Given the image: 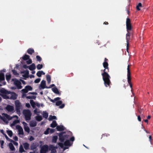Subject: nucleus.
Listing matches in <instances>:
<instances>
[{
	"label": "nucleus",
	"mask_w": 153,
	"mask_h": 153,
	"mask_svg": "<svg viewBox=\"0 0 153 153\" xmlns=\"http://www.w3.org/2000/svg\"><path fill=\"white\" fill-rule=\"evenodd\" d=\"M50 130V132L51 133H53V132H54L55 130V129H51Z\"/></svg>",
	"instance_id": "nucleus-61"
},
{
	"label": "nucleus",
	"mask_w": 153,
	"mask_h": 153,
	"mask_svg": "<svg viewBox=\"0 0 153 153\" xmlns=\"http://www.w3.org/2000/svg\"><path fill=\"white\" fill-rule=\"evenodd\" d=\"M57 123L56 121L54 120L53 121L52 123L50 125V127L53 128H54L57 126Z\"/></svg>",
	"instance_id": "nucleus-20"
},
{
	"label": "nucleus",
	"mask_w": 153,
	"mask_h": 153,
	"mask_svg": "<svg viewBox=\"0 0 153 153\" xmlns=\"http://www.w3.org/2000/svg\"><path fill=\"white\" fill-rule=\"evenodd\" d=\"M35 69L36 66L34 63H32L31 65L29 66V69L30 71H33Z\"/></svg>",
	"instance_id": "nucleus-18"
},
{
	"label": "nucleus",
	"mask_w": 153,
	"mask_h": 153,
	"mask_svg": "<svg viewBox=\"0 0 153 153\" xmlns=\"http://www.w3.org/2000/svg\"><path fill=\"white\" fill-rule=\"evenodd\" d=\"M36 67L37 69L40 70L42 68L43 65L42 64H39L37 65Z\"/></svg>",
	"instance_id": "nucleus-43"
},
{
	"label": "nucleus",
	"mask_w": 153,
	"mask_h": 153,
	"mask_svg": "<svg viewBox=\"0 0 153 153\" xmlns=\"http://www.w3.org/2000/svg\"><path fill=\"white\" fill-rule=\"evenodd\" d=\"M7 132L8 135L10 137H11L13 135V132L11 130H7Z\"/></svg>",
	"instance_id": "nucleus-37"
},
{
	"label": "nucleus",
	"mask_w": 153,
	"mask_h": 153,
	"mask_svg": "<svg viewBox=\"0 0 153 153\" xmlns=\"http://www.w3.org/2000/svg\"><path fill=\"white\" fill-rule=\"evenodd\" d=\"M142 7V4L140 3H139L138 5L136 6V9L138 10H140V9L139 8L140 7Z\"/></svg>",
	"instance_id": "nucleus-44"
},
{
	"label": "nucleus",
	"mask_w": 153,
	"mask_h": 153,
	"mask_svg": "<svg viewBox=\"0 0 153 153\" xmlns=\"http://www.w3.org/2000/svg\"><path fill=\"white\" fill-rule=\"evenodd\" d=\"M109 135H110L109 134H103L102 135V137H105V136L107 137L108 136H109Z\"/></svg>",
	"instance_id": "nucleus-59"
},
{
	"label": "nucleus",
	"mask_w": 153,
	"mask_h": 153,
	"mask_svg": "<svg viewBox=\"0 0 153 153\" xmlns=\"http://www.w3.org/2000/svg\"><path fill=\"white\" fill-rule=\"evenodd\" d=\"M137 119L140 122L141 121V118L140 115L137 116Z\"/></svg>",
	"instance_id": "nucleus-63"
},
{
	"label": "nucleus",
	"mask_w": 153,
	"mask_h": 153,
	"mask_svg": "<svg viewBox=\"0 0 153 153\" xmlns=\"http://www.w3.org/2000/svg\"><path fill=\"white\" fill-rule=\"evenodd\" d=\"M12 72L13 74L15 75H19V74L17 73V71L15 70H12Z\"/></svg>",
	"instance_id": "nucleus-45"
},
{
	"label": "nucleus",
	"mask_w": 153,
	"mask_h": 153,
	"mask_svg": "<svg viewBox=\"0 0 153 153\" xmlns=\"http://www.w3.org/2000/svg\"><path fill=\"white\" fill-rule=\"evenodd\" d=\"M13 139L16 141H17L18 140V138L16 136H14L13 138Z\"/></svg>",
	"instance_id": "nucleus-55"
},
{
	"label": "nucleus",
	"mask_w": 153,
	"mask_h": 153,
	"mask_svg": "<svg viewBox=\"0 0 153 153\" xmlns=\"http://www.w3.org/2000/svg\"><path fill=\"white\" fill-rule=\"evenodd\" d=\"M126 24L127 30H132V25L131 22V20L128 18L126 19Z\"/></svg>",
	"instance_id": "nucleus-8"
},
{
	"label": "nucleus",
	"mask_w": 153,
	"mask_h": 153,
	"mask_svg": "<svg viewBox=\"0 0 153 153\" xmlns=\"http://www.w3.org/2000/svg\"><path fill=\"white\" fill-rule=\"evenodd\" d=\"M22 59L24 60H28L30 58V56L27 54H25L22 57Z\"/></svg>",
	"instance_id": "nucleus-26"
},
{
	"label": "nucleus",
	"mask_w": 153,
	"mask_h": 153,
	"mask_svg": "<svg viewBox=\"0 0 153 153\" xmlns=\"http://www.w3.org/2000/svg\"><path fill=\"white\" fill-rule=\"evenodd\" d=\"M49 150V147L47 145H44L41 147L40 153H47Z\"/></svg>",
	"instance_id": "nucleus-6"
},
{
	"label": "nucleus",
	"mask_w": 153,
	"mask_h": 153,
	"mask_svg": "<svg viewBox=\"0 0 153 153\" xmlns=\"http://www.w3.org/2000/svg\"><path fill=\"white\" fill-rule=\"evenodd\" d=\"M52 91L55 94L60 95L61 93L59 92L58 88L56 87H54L52 88Z\"/></svg>",
	"instance_id": "nucleus-19"
},
{
	"label": "nucleus",
	"mask_w": 153,
	"mask_h": 153,
	"mask_svg": "<svg viewBox=\"0 0 153 153\" xmlns=\"http://www.w3.org/2000/svg\"><path fill=\"white\" fill-rule=\"evenodd\" d=\"M23 145L25 150H27L29 149V145L28 143H25L23 144Z\"/></svg>",
	"instance_id": "nucleus-27"
},
{
	"label": "nucleus",
	"mask_w": 153,
	"mask_h": 153,
	"mask_svg": "<svg viewBox=\"0 0 153 153\" xmlns=\"http://www.w3.org/2000/svg\"><path fill=\"white\" fill-rule=\"evenodd\" d=\"M36 58L37 60L38 61L41 62L42 60V58L39 56L37 55L36 56Z\"/></svg>",
	"instance_id": "nucleus-46"
},
{
	"label": "nucleus",
	"mask_w": 153,
	"mask_h": 153,
	"mask_svg": "<svg viewBox=\"0 0 153 153\" xmlns=\"http://www.w3.org/2000/svg\"><path fill=\"white\" fill-rule=\"evenodd\" d=\"M37 123L36 121H32L30 122V126L31 127H35L36 126Z\"/></svg>",
	"instance_id": "nucleus-28"
},
{
	"label": "nucleus",
	"mask_w": 153,
	"mask_h": 153,
	"mask_svg": "<svg viewBox=\"0 0 153 153\" xmlns=\"http://www.w3.org/2000/svg\"><path fill=\"white\" fill-rule=\"evenodd\" d=\"M26 98L27 99H35L36 98V96H27L26 97Z\"/></svg>",
	"instance_id": "nucleus-41"
},
{
	"label": "nucleus",
	"mask_w": 153,
	"mask_h": 153,
	"mask_svg": "<svg viewBox=\"0 0 153 153\" xmlns=\"http://www.w3.org/2000/svg\"><path fill=\"white\" fill-rule=\"evenodd\" d=\"M50 87H48L46 86V81L45 80H42L41 82V84L39 87V88L44 89L45 88H50Z\"/></svg>",
	"instance_id": "nucleus-10"
},
{
	"label": "nucleus",
	"mask_w": 153,
	"mask_h": 153,
	"mask_svg": "<svg viewBox=\"0 0 153 153\" xmlns=\"http://www.w3.org/2000/svg\"><path fill=\"white\" fill-rule=\"evenodd\" d=\"M34 138L32 136H31L29 138V140L30 141H33L34 140Z\"/></svg>",
	"instance_id": "nucleus-60"
},
{
	"label": "nucleus",
	"mask_w": 153,
	"mask_h": 153,
	"mask_svg": "<svg viewBox=\"0 0 153 153\" xmlns=\"http://www.w3.org/2000/svg\"><path fill=\"white\" fill-rule=\"evenodd\" d=\"M16 128L18 129L19 134L23 135L24 134L23 129L21 126L17 125L16 126Z\"/></svg>",
	"instance_id": "nucleus-13"
},
{
	"label": "nucleus",
	"mask_w": 153,
	"mask_h": 153,
	"mask_svg": "<svg viewBox=\"0 0 153 153\" xmlns=\"http://www.w3.org/2000/svg\"><path fill=\"white\" fill-rule=\"evenodd\" d=\"M29 94H31L33 95L37 94V93L36 92H30L28 93Z\"/></svg>",
	"instance_id": "nucleus-56"
},
{
	"label": "nucleus",
	"mask_w": 153,
	"mask_h": 153,
	"mask_svg": "<svg viewBox=\"0 0 153 153\" xmlns=\"http://www.w3.org/2000/svg\"><path fill=\"white\" fill-rule=\"evenodd\" d=\"M130 30H127V33H126V35L127 36H130L132 34V33L131 32H130Z\"/></svg>",
	"instance_id": "nucleus-53"
},
{
	"label": "nucleus",
	"mask_w": 153,
	"mask_h": 153,
	"mask_svg": "<svg viewBox=\"0 0 153 153\" xmlns=\"http://www.w3.org/2000/svg\"><path fill=\"white\" fill-rule=\"evenodd\" d=\"M130 36L126 35V39L127 44V46H129V42L130 39Z\"/></svg>",
	"instance_id": "nucleus-34"
},
{
	"label": "nucleus",
	"mask_w": 153,
	"mask_h": 153,
	"mask_svg": "<svg viewBox=\"0 0 153 153\" xmlns=\"http://www.w3.org/2000/svg\"><path fill=\"white\" fill-rule=\"evenodd\" d=\"M40 78H37L35 80L34 82L36 83H38L40 82Z\"/></svg>",
	"instance_id": "nucleus-48"
},
{
	"label": "nucleus",
	"mask_w": 153,
	"mask_h": 153,
	"mask_svg": "<svg viewBox=\"0 0 153 153\" xmlns=\"http://www.w3.org/2000/svg\"><path fill=\"white\" fill-rule=\"evenodd\" d=\"M5 109L9 112H12L14 109L13 107L10 105H7Z\"/></svg>",
	"instance_id": "nucleus-15"
},
{
	"label": "nucleus",
	"mask_w": 153,
	"mask_h": 153,
	"mask_svg": "<svg viewBox=\"0 0 153 153\" xmlns=\"http://www.w3.org/2000/svg\"><path fill=\"white\" fill-rule=\"evenodd\" d=\"M25 88L27 90V91H32V88L30 85H27L25 87Z\"/></svg>",
	"instance_id": "nucleus-36"
},
{
	"label": "nucleus",
	"mask_w": 153,
	"mask_h": 153,
	"mask_svg": "<svg viewBox=\"0 0 153 153\" xmlns=\"http://www.w3.org/2000/svg\"><path fill=\"white\" fill-rule=\"evenodd\" d=\"M16 110L17 112L20 113V109L21 106V103L19 100H16L15 101Z\"/></svg>",
	"instance_id": "nucleus-9"
},
{
	"label": "nucleus",
	"mask_w": 153,
	"mask_h": 153,
	"mask_svg": "<svg viewBox=\"0 0 153 153\" xmlns=\"http://www.w3.org/2000/svg\"><path fill=\"white\" fill-rule=\"evenodd\" d=\"M60 99H61V98H60L59 97H56V98H54V100H55V101H58Z\"/></svg>",
	"instance_id": "nucleus-57"
},
{
	"label": "nucleus",
	"mask_w": 153,
	"mask_h": 153,
	"mask_svg": "<svg viewBox=\"0 0 153 153\" xmlns=\"http://www.w3.org/2000/svg\"><path fill=\"white\" fill-rule=\"evenodd\" d=\"M58 145L61 147V148H63V146L64 145V144L61 143H58Z\"/></svg>",
	"instance_id": "nucleus-50"
},
{
	"label": "nucleus",
	"mask_w": 153,
	"mask_h": 153,
	"mask_svg": "<svg viewBox=\"0 0 153 153\" xmlns=\"http://www.w3.org/2000/svg\"><path fill=\"white\" fill-rule=\"evenodd\" d=\"M4 74L2 73H0V82L4 80Z\"/></svg>",
	"instance_id": "nucleus-23"
},
{
	"label": "nucleus",
	"mask_w": 153,
	"mask_h": 153,
	"mask_svg": "<svg viewBox=\"0 0 153 153\" xmlns=\"http://www.w3.org/2000/svg\"><path fill=\"white\" fill-rule=\"evenodd\" d=\"M11 78V75L10 74H6V80L8 81H9L10 78Z\"/></svg>",
	"instance_id": "nucleus-35"
},
{
	"label": "nucleus",
	"mask_w": 153,
	"mask_h": 153,
	"mask_svg": "<svg viewBox=\"0 0 153 153\" xmlns=\"http://www.w3.org/2000/svg\"><path fill=\"white\" fill-rule=\"evenodd\" d=\"M23 68H25V69L27 68H29V66H27L26 65H23Z\"/></svg>",
	"instance_id": "nucleus-62"
},
{
	"label": "nucleus",
	"mask_w": 153,
	"mask_h": 153,
	"mask_svg": "<svg viewBox=\"0 0 153 153\" xmlns=\"http://www.w3.org/2000/svg\"><path fill=\"white\" fill-rule=\"evenodd\" d=\"M61 105L59 106V108H62L64 107L65 105L64 104H62Z\"/></svg>",
	"instance_id": "nucleus-58"
},
{
	"label": "nucleus",
	"mask_w": 153,
	"mask_h": 153,
	"mask_svg": "<svg viewBox=\"0 0 153 153\" xmlns=\"http://www.w3.org/2000/svg\"><path fill=\"white\" fill-rule=\"evenodd\" d=\"M26 62L27 64H31L32 63V60L30 59H29Z\"/></svg>",
	"instance_id": "nucleus-51"
},
{
	"label": "nucleus",
	"mask_w": 153,
	"mask_h": 153,
	"mask_svg": "<svg viewBox=\"0 0 153 153\" xmlns=\"http://www.w3.org/2000/svg\"><path fill=\"white\" fill-rule=\"evenodd\" d=\"M37 145L36 143H33L30 146L31 149L32 150H33L35 149L37 146Z\"/></svg>",
	"instance_id": "nucleus-22"
},
{
	"label": "nucleus",
	"mask_w": 153,
	"mask_h": 153,
	"mask_svg": "<svg viewBox=\"0 0 153 153\" xmlns=\"http://www.w3.org/2000/svg\"><path fill=\"white\" fill-rule=\"evenodd\" d=\"M58 139V137L56 136H54L53 137L52 139V142L54 143H56V142L57 140Z\"/></svg>",
	"instance_id": "nucleus-32"
},
{
	"label": "nucleus",
	"mask_w": 153,
	"mask_h": 153,
	"mask_svg": "<svg viewBox=\"0 0 153 153\" xmlns=\"http://www.w3.org/2000/svg\"><path fill=\"white\" fill-rule=\"evenodd\" d=\"M27 52L30 55H32L34 53V51L33 49L30 48L27 50Z\"/></svg>",
	"instance_id": "nucleus-21"
},
{
	"label": "nucleus",
	"mask_w": 153,
	"mask_h": 153,
	"mask_svg": "<svg viewBox=\"0 0 153 153\" xmlns=\"http://www.w3.org/2000/svg\"><path fill=\"white\" fill-rule=\"evenodd\" d=\"M26 106L28 108H29L30 107V105L29 103H26Z\"/></svg>",
	"instance_id": "nucleus-64"
},
{
	"label": "nucleus",
	"mask_w": 153,
	"mask_h": 153,
	"mask_svg": "<svg viewBox=\"0 0 153 153\" xmlns=\"http://www.w3.org/2000/svg\"><path fill=\"white\" fill-rule=\"evenodd\" d=\"M0 92L2 94H10V96L9 95V99L10 100H16L18 96L17 94L15 92L8 91L3 88L0 90Z\"/></svg>",
	"instance_id": "nucleus-3"
},
{
	"label": "nucleus",
	"mask_w": 153,
	"mask_h": 153,
	"mask_svg": "<svg viewBox=\"0 0 153 153\" xmlns=\"http://www.w3.org/2000/svg\"><path fill=\"white\" fill-rule=\"evenodd\" d=\"M36 75L39 77H40L42 76V74L41 73V71H39L36 73Z\"/></svg>",
	"instance_id": "nucleus-47"
},
{
	"label": "nucleus",
	"mask_w": 153,
	"mask_h": 153,
	"mask_svg": "<svg viewBox=\"0 0 153 153\" xmlns=\"http://www.w3.org/2000/svg\"><path fill=\"white\" fill-rule=\"evenodd\" d=\"M30 103L32 107H34L35 105V103L33 100H30Z\"/></svg>",
	"instance_id": "nucleus-39"
},
{
	"label": "nucleus",
	"mask_w": 153,
	"mask_h": 153,
	"mask_svg": "<svg viewBox=\"0 0 153 153\" xmlns=\"http://www.w3.org/2000/svg\"><path fill=\"white\" fill-rule=\"evenodd\" d=\"M19 122V121L18 120H15L11 124L10 126H14L15 124L18 123Z\"/></svg>",
	"instance_id": "nucleus-38"
},
{
	"label": "nucleus",
	"mask_w": 153,
	"mask_h": 153,
	"mask_svg": "<svg viewBox=\"0 0 153 153\" xmlns=\"http://www.w3.org/2000/svg\"><path fill=\"white\" fill-rule=\"evenodd\" d=\"M22 123L24 125L25 130L29 133L30 132V129L28 126H27V124L25 122H23Z\"/></svg>",
	"instance_id": "nucleus-14"
},
{
	"label": "nucleus",
	"mask_w": 153,
	"mask_h": 153,
	"mask_svg": "<svg viewBox=\"0 0 153 153\" xmlns=\"http://www.w3.org/2000/svg\"><path fill=\"white\" fill-rule=\"evenodd\" d=\"M2 115L4 116L5 118L6 117L7 119L8 120H11L12 118V117H10L9 115L7 114L3 113L2 114Z\"/></svg>",
	"instance_id": "nucleus-17"
},
{
	"label": "nucleus",
	"mask_w": 153,
	"mask_h": 153,
	"mask_svg": "<svg viewBox=\"0 0 153 153\" xmlns=\"http://www.w3.org/2000/svg\"><path fill=\"white\" fill-rule=\"evenodd\" d=\"M130 65H128L127 67V81L129 85L130 88H131V91H132V85L131 82V74L130 70L129 68Z\"/></svg>",
	"instance_id": "nucleus-4"
},
{
	"label": "nucleus",
	"mask_w": 153,
	"mask_h": 153,
	"mask_svg": "<svg viewBox=\"0 0 153 153\" xmlns=\"http://www.w3.org/2000/svg\"><path fill=\"white\" fill-rule=\"evenodd\" d=\"M2 94L1 95V96L3 99H9V96L7 95V94Z\"/></svg>",
	"instance_id": "nucleus-31"
},
{
	"label": "nucleus",
	"mask_w": 153,
	"mask_h": 153,
	"mask_svg": "<svg viewBox=\"0 0 153 153\" xmlns=\"http://www.w3.org/2000/svg\"><path fill=\"white\" fill-rule=\"evenodd\" d=\"M22 91L23 94H24V93L25 94V93H27V92H28L27 91V90L26 89V88H25V89H22Z\"/></svg>",
	"instance_id": "nucleus-49"
},
{
	"label": "nucleus",
	"mask_w": 153,
	"mask_h": 153,
	"mask_svg": "<svg viewBox=\"0 0 153 153\" xmlns=\"http://www.w3.org/2000/svg\"><path fill=\"white\" fill-rule=\"evenodd\" d=\"M9 146L10 149L11 151H14L15 150V149L12 143H10L9 144Z\"/></svg>",
	"instance_id": "nucleus-24"
},
{
	"label": "nucleus",
	"mask_w": 153,
	"mask_h": 153,
	"mask_svg": "<svg viewBox=\"0 0 153 153\" xmlns=\"http://www.w3.org/2000/svg\"><path fill=\"white\" fill-rule=\"evenodd\" d=\"M23 113L25 116L26 120H30L32 114L30 110L28 109L24 110L23 111Z\"/></svg>",
	"instance_id": "nucleus-5"
},
{
	"label": "nucleus",
	"mask_w": 153,
	"mask_h": 153,
	"mask_svg": "<svg viewBox=\"0 0 153 153\" xmlns=\"http://www.w3.org/2000/svg\"><path fill=\"white\" fill-rule=\"evenodd\" d=\"M12 80L14 82V84L16 86L18 89H21L22 88L21 83L19 80L16 78L13 79Z\"/></svg>",
	"instance_id": "nucleus-7"
},
{
	"label": "nucleus",
	"mask_w": 153,
	"mask_h": 153,
	"mask_svg": "<svg viewBox=\"0 0 153 153\" xmlns=\"http://www.w3.org/2000/svg\"><path fill=\"white\" fill-rule=\"evenodd\" d=\"M57 147L54 146L53 145H50L49 146V150L51 151V153H55L56 152V149Z\"/></svg>",
	"instance_id": "nucleus-11"
},
{
	"label": "nucleus",
	"mask_w": 153,
	"mask_h": 153,
	"mask_svg": "<svg viewBox=\"0 0 153 153\" xmlns=\"http://www.w3.org/2000/svg\"><path fill=\"white\" fill-rule=\"evenodd\" d=\"M46 79L48 84L50 83L51 81V77L49 75H46Z\"/></svg>",
	"instance_id": "nucleus-30"
},
{
	"label": "nucleus",
	"mask_w": 153,
	"mask_h": 153,
	"mask_svg": "<svg viewBox=\"0 0 153 153\" xmlns=\"http://www.w3.org/2000/svg\"><path fill=\"white\" fill-rule=\"evenodd\" d=\"M34 112L35 114L37 115H38V113H39V112L37 111V109L36 108L34 110Z\"/></svg>",
	"instance_id": "nucleus-54"
},
{
	"label": "nucleus",
	"mask_w": 153,
	"mask_h": 153,
	"mask_svg": "<svg viewBox=\"0 0 153 153\" xmlns=\"http://www.w3.org/2000/svg\"><path fill=\"white\" fill-rule=\"evenodd\" d=\"M21 74H25L22 75V76L24 77V79H26V78L29 77V72L27 70L21 72Z\"/></svg>",
	"instance_id": "nucleus-12"
},
{
	"label": "nucleus",
	"mask_w": 153,
	"mask_h": 153,
	"mask_svg": "<svg viewBox=\"0 0 153 153\" xmlns=\"http://www.w3.org/2000/svg\"><path fill=\"white\" fill-rule=\"evenodd\" d=\"M42 115L44 118L47 119L48 117V113L46 111H44L43 112Z\"/></svg>",
	"instance_id": "nucleus-25"
},
{
	"label": "nucleus",
	"mask_w": 153,
	"mask_h": 153,
	"mask_svg": "<svg viewBox=\"0 0 153 153\" xmlns=\"http://www.w3.org/2000/svg\"><path fill=\"white\" fill-rule=\"evenodd\" d=\"M35 119L38 121H40L42 119V116L40 115L36 116L35 117Z\"/></svg>",
	"instance_id": "nucleus-29"
},
{
	"label": "nucleus",
	"mask_w": 153,
	"mask_h": 153,
	"mask_svg": "<svg viewBox=\"0 0 153 153\" xmlns=\"http://www.w3.org/2000/svg\"><path fill=\"white\" fill-rule=\"evenodd\" d=\"M19 151L21 152H25L23 146L22 145H20L19 148Z\"/></svg>",
	"instance_id": "nucleus-40"
},
{
	"label": "nucleus",
	"mask_w": 153,
	"mask_h": 153,
	"mask_svg": "<svg viewBox=\"0 0 153 153\" xmlns=\"http://www.w3.org/2000/svg\"><path fill=\"white\" fill-rule=\"evenodd\" d=\"M103 65L105 69L103 70H101V71L103 72L102 74V75L104 82V85L106 87H109L110 88V85L111 84V82L110 80L111 77L107 73L109 71V68L108 67V62H104L103 63Z\"/></svg>",
	"instance_id": "nucleus-1"
},
{
	"label": "nucleus",
	"mask_w": 153,
	"mask_h": 153,
	"mask_svg": "<svg viewBox=\"0 0 153 153\" xmlns=\"http://www.w3.org/2000/svg\"><path fill=\"white\" fill-rule=\"evenodd\" d=\"M56 129L58 131H61L64 130V128L63 126H57Z\"/></svg>",
	"instance_id": "nucleus-16"
},
{
	"label": "nucleus",
	"mask_w": 153,
	"mask_h": 153,
	"mask_svg": "<svg viewBox=\"0 0 153 153\" xmlns=\"http://www.w3.org/2000/svg\"><path fill=\"white\" fill-rule=\"evenodd\" d=\"M56 117L55 116H52V115H50L48 118L49 120H56Z\"/></svg>",
	"instance_id": "nucleus-33"
},
{
	"label": "nucleus",
	"mask_w": 153,
	"mask_h": 153,
	"mask_svg": "<svg viewBox=\"0 0 153 153\" xmlns=\"http://www.w3.org/2000/svg\"><path fill=\"white\" fill-rule=\"evenodd\" d=\"M59 140L61 142H63L65 140V141L64 143V145L65 146H70L71 145L70 143L69 140H68L70 137L71 135L66 134L65 131L60 133L59 135Z\"/></svg>",
	"instance_id": "nucleus-2"
},
{
	"label": "nucleus",
	"mask_w": 153,
	"mask_h": 153,
	"mask_svg": "<svg viewBox=\"0 0 153 153\" xmlns=\"http://www.w3.org/2000/svg\"><path fill=\"white\" fill-rule=\"evenodd\" d=\"M62 103V101L61 100H59L57 101L56 102V106H59Z\"/></svg>",
	"instance_id": "nucleus-42"
},
{
	"label": "nucleus",
	"mask_w": 153,
	"mask_h": 153,
	"mask_svg": "<svg viewBox=\"0 0 153 153\" xmlns=\"http://www.w3.org/2000/svg\"><path fill=\"white\" fill-rule=\"evenodd\" d=\"M50 129V128H48L47 130L44 132V134L46 135L48 134H49V130Z\"/></svg>",
	"instance_id": "nucleus-52"
}]
</instances>
